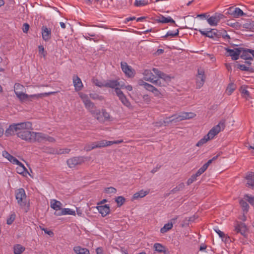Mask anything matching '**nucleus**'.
Here are the masks:
<instances>
[{
	"label": "nucleus",
	"mask_w": 254,
	"mask_h": 254,
	"mask_svg": "<svg viewBox=\"0 0 254 254\" xmlns=\"http://www.w3.org/2000/svg\"><path fill=\"white\" fill-rule=\"evenodd\" d=\"M27 129H33L31 123L29 122L14 124L9 126L5 132L6 136H9L16 134L18 137L23 132Z\"/></svg>",
	"instance_id": "obj_1"
},
{
	"label": "nucleus",
	"mask_w": 254,
	"mask_h": 254,
	"mask_svg": "<svg viewBox=\"0 0 254 254\" xmlns=\"http://www.w3.org/2000/svg\"><path fill=\"white\" fill-rule=\"evenodd\" d=\"M14 90L15 93L17 97L21 101L25 100L29 97L36 98H42L44 96H49L51 94H53L57 93V92H51L48 93H44L39 94L32 95L28 96L27 94L25 93V89L23 85L19 83H15L14 86Z\"/></svg>",
	"instance_id": "obj_2"
},
{
	"label": "nucleus",
	"mask_w": 254,
	"mask_h": 254,
	"mask_svg": "<svg viewBox=\"0 0 254 254\" xmlns=\"http://www.w3.org/2000/svg\"><path fill=\"white\" fill-rule=\"evenodd\" d=\"M78 95L83 102L85 108L92 114H95V106L91 99L94 100L95 97L93 94H90L89 96L83 92H79Z\"/></svg>",
	"instance_id": "obj_3"
},
{
	"label": "nucleus",
	"mask_w": 254,
	"mask_h": 254,
	"mask_svg": "<svg viewBox=\"0 0 254 254\" xmlns=\"http://www.w3.org/2000/svg\"><path fill=\"white\" fill-rule=\"evenodd\" d=\"M15 197L21 208H25V207H27L28 209L29 202L27 201L26 194L23 189L20 188L15 191Z\"/></svg>",
	"instance_id": "obj_4"
},
{
	"label": "nucleus",
	"mask_w": 254,
	"mask_h": 254,
	"mask_svg": "<svg viewBox=\"0 0 254 254\" xmlns=\"http://www.w3.org/2000/svg\"><path fill=\"white\" fill-rule=\"evenodd\" d=\"M32 134L33 137L32 138L31 142H34L35 141L42 142L44 141H48L50 142H54L55 141V139L54 137L41 132H33Z\"/></svg>",
	"instance_id": "obj_5"
},
{
	"label": "nucleus",
	"mask_w": 254,
	"mask_h": 254,
	"mask_svg": "<svg viewBox=\"0 0 254 254\" xmlns=\"http://www.w3.org/2000/svg\"><path fill=\"white\" fill-rule=\"evenodd\" d=\"M225 127V121H221L219 124L213 127L207 134V138L212 139L214 137L218 134L221 130H223Z\"/></svg>",
	"instance_id": "obj_6"
},
{
	"label": "nucleus",
	"mask_w": 254,
	"mask_h": 254,
	"mask_svg": "<svg viewBox=\"0 0 254 254\" xmlns=\"http://www.w3.org/2000/svg\"><path fill=\"white\" fill-rule=\"evenodd\" d=\"M90 157H84L82 156L74 157L68 159L66 162L69 168H73L76 165L81 164L85 161L89 160Z\"/></svg>",
	"instance_id": "obj_7"
},
{
	"label": "nucleus",
	"mask_w": 254,
	"mask_h": 254,
	"mask_svg": "<svg viewBox=\"0 0 254 254\" xmlns=\"http://www.w3.org/2000/svg\"><path fill=\"white\" fill-rule=\"evenodd\" d=\"M96 86H99L100 87L105 86L114 88L115 89V92L116 93L117 89L121 90L120 88H123L124 87V83H120L117 80H109L107 81L104 85L103 84H99L96 82Z\"/></svg>",
	"instance_id": "obj_8"
},
{
	"label": "nucleus",
	"mask_w": 254,
	"mask_h": 254,
	"mask_svg": "<svg viewBox=\"0 0 254 254\" xmlns=\"http://www.w3.org/2000/svg\"><path fill=\"white\" fill-rule=\"evenodd\" d=\"M138 84L139 85L143 86L146 90L152 92L156 96L161 95V93L156 87L141 79L138 80Z\"/></svg>",
	"instance_id": "obj_9"
},
{
	"label": "nucleus",
	"mask_w": 254,
	"mask_h": 254,
	"mask_svg": "<svg viewBox=\"0 0 254 254\" xmlns=\"http://www.w3.org/2000/svg\"><path fill=\"white\" fill-rule=\"evenodd\" d=\"M205 80L204 72L203 69H198L197 75L196 77V86L197 88H200L203 86Z\"/></svg>",
	"instance_id": "obj_10"
},
{
	"label": "nucleus",
	"mask_w": 254,
	"mask_h": 254,
	"mask_svg": "<svg viewBox=\"0 0 254 254\" xmlns=\"http://www.w3.org/2000/svg\"><path fill=\"white\" fill-rule=\"evenodd\" d=\"M200 33L210 38H219L221 37L220 31H218L216 29H211L209 31H202L199 30Z\"/></svg>",
	"instance_id": "obj_11"
},
{
	"label": "nucleus",
	"mask_w": 254,
	"mask_h": 254,
	"mask_svg": "<svg viewBox=\"0 0 254 254\" xmlns=\"http://www.w3.org/2000/svg\"><path fill=\"white\" fill-rule=\"evenodd\" d=\"M116 95L124 105L129 109L132 108L130 103L127 99L124 93L121 90H117Z\"/></svg>",
	"instance_id": "obj_12"
},
{
	"label": "nucleus",
	"mask_w": 254,
	"mask_h": 254,
	"mask_svg": "<svg viewBox=\"0 0 254 254\" xmlns=\"http://www.w3.org/2000/svg\"><path fill=\"white\" fill-rule=\"evenodd\" d=\"M96 119L100 123H105L111 121V117L109 113L102 110L101 112L96 114Z\"/></svg>",
	"instance_id": "obj_13"
},
{
	"label": "nucleus",
	"mask_w": 254,
	"mask_h": 254,
	"mask_svg": "<svg viewBox=\"0 0 254 254\" xmlns=\"http://www.w3.org/2000/svg\"><path fill=\"white\" fill-rule=\"evenodd\" d=\"M121 68L123 71L126 74L127 76L129 77H131L134 76V71L131 68V67L129 66L127 63L126 62H122L121 64Z\"/></svg>",
	"instance_id": "obj_14"
},
{
	"label": "nucleus",
	"mask_w": 254,
	"mask_h": 254,
	"mask_svg": "<svg viewBox=\"0 0 254 254\" xmlns=\"http://www.w3.org/2000/svg\"><path fill=\"white\" fill-rule=\"evenodd\" d=\"M240 56L244 60H253L252 55L254 50L241 48Z\"/></svg>",
	"instance_id": "obj_15"
},
{
	"label": "nucleus",
	"mask_w": 254,
	"mask_h": 254,
	"mask_svg": "<svg viewBox=\"0 0 254 254\" xmlns=\"http://www.w3.org/2000/svg\"><path fill=\"white\" fill-rule=\"evenodd\" d=\"M226 51L229 53L228 56H230L233 60H237L239 59L241 48H235L234 49H226Z\"/></svg>",
	"instance_id": "obj_16"
},
{
	"label": "nucleus",
	"mask_w": 254,
	"mask_h": 254,
	"mask_svg": "<svg viewBox=\"0 0 254 254\" xmlns=\"http://www.w3.org/2000/svg\"><path fill=\"white\" fill-rule=\"evenodd\" d=\"M73 83L76 91H79L83 88V84L81 79L76 75L73 76Z\"/></svg>",
	"instance_id": "obj_17"
},
{
	"label": "nucleus",
	"mask_w": 254,
	"mask_h": 254,
	"mask_svg": "<svg viewBox=\"0 0 254 254\" xmlns=\"http://www.w3.org/2000/svg\"><path fill=\"white\" fill-rule=\"evenodd\" d=\"M222 17L223 15L220 14H216L208 18L207 21L210 25L214 26L217 25Z\"/></svg>",
	"instance_id": "obj_18"
},
{
	"label": "nucleus",
	"mask_w": 254,
	"mask_h": 254,
	"mask_svg": "<svg viewBox=\"0 0 254 254\" xmlns=\"http://www.w3.org/2000/svg\"><path fill=\"white\" fill-rule=\"evenodd\" d=\"M32 129H27L26 131L23 132L22 134H19L18 137L24 140L27 142H31L32 138L34 131H32Z\"/></svg>",
	"instance_id": "obj_19"
},
{
	"label": "nucleus",
	"mask_w": 254,
	"mask_h": 254,
	"mask_svg": "<svg viewBox=\"0 0 254 254\" xmlns=\"http://www.w3.org/2000/svg\"><path fill=\"white\" fill-rule=\"evenodd\" d=\"M96 209H98L102 217L107 216L110 211V207L107 204L98 205L96 206Z\"/></svg>",
	"instance_id": "obj_20"
},
{
	"label": "nucleus",
	"mask_w": 254,
	"mask_h": 254,
	"mask_svg": "<svg viewBox=\"0 0 254 254\" xmlns=\"http://www.w3.org/2000/svg\"><path fill=\"white\" fill-rule=\"evenodd\" d=\"M237 233H240L241 235L245 236L246 233L248 231L247 227L245 224L240 223L237 224L235 229Z\"/></svg>",
	"instance_id": "obj_21"
},
{
	"label": "nucleus",
	"mask_w": 254,
	"mask_h": 254,
	"mask_svg": "<svg viewBox=\"0 0 254 254\" xmlns=\"http://www.w3.org/2000/svg\"><path fill=\"white\" fill-rule=\"evenodd\" d=\"M177 219V217L172 219L170 222L165 224L164 227L160 229L161 233L163 234L171 230L172 228L173 224L175 223Z\"/></svg>",
	"instance_id": "obj_22"
},
{
	"label": "nucleus",
	"mask_w": 254,
	"mask_h": 254,
	"mask_svg": "<svg viewBox=\"0 0 254 254\" xmlns=\"http://www.w3.org/2000/svg\"><path fill=\"white\" fill-rule=\"evenodd\" d=\"M247 186L254 190V173H249L246 177Z\"/></svg>",
	"instance_id": "obj_23"
},
{
	"label": "nucleus",
	"mask_w": 254,
	"mask_h": 254,
	"mask_svg": "<svg viewBox=\"0 0 254 254\" xmlns=\"http://www.w3.org/2000/svg\"><path fill=\"white\" fill-rule=\"evenodd\" d=\"M54 214L56 216H61L66 214L75 215V212L69 208H62L61 211L55 212Z\"/></svg>",
	"instance_id": "obj_24"
},
{
	"label": "nucleus",
	"mask_w": 254,
	"mask_h": 254,
	"mask_svg": "<svg viewBox=\"0 0 254 254\" xmlns=\"http://www.w3.org/2000/svg\"><path fill=\"white\" fill-rule=\"evenodd\" d=\"M51 207L54 209L55 212H59V210H62V203L58 200L55 199H53L51 201Z\"/></svg>",
	"instance_id": "obj_25"
},
{
	"label": "nucleus",
	"mask_w": 254,
	"mask_h": 254,
	"mask_svg": "<svg viewBox=\"0 0 254 254\" xmlns=\"http://www.w3.org/2000/svg\"><path fill=\"white\" fill-rule=\"evenodd\" d=\"M42 30V37L45 41H48L51 38V30H49L46 26H43Z\"/></svg>",
	"instance_id": "obj_26"
},
{
	"label": "nucleus",
	"mask_w": 254,
	"mask_h": 254,
	"mask_svg": "<svg viewBox=\"0 0 254 254\" xmlns=\"http://www.w3.org/2000/svg\"><path fill=\"white\" fill-rule=\"evenodd\" d=\"M144 79L145 80L151 83L154 78V76L149 70H145L143 72Z\"/></svg>",
	"instance_id": "obj_27"
},
{
	"label": "nucleus",
	"mask_w": 254,
	"mask_h": 254,
	"mask_svg": "<svg viewBox=\"0 0 254 254\" xmlns=\"http://www.w3.org/2000/svg\"><path fill=\"white\" fill-rule=\"evenodd\" d=\"M149 192V190H140L138 192L135 193L132 197L133 200L138 199L139 198H142L148 194Z\"/></svg>",
	"instance_id": "obj_28"
},
{
	"label": "nucleus",
	"mask_w": 254,
	"mask_h": 254,
	"mask_svg": "<svg viewBox=\"0 0 254 254\" xmlns=\"http://www.w3.org/2000/svg\"><path fill=\"white\" fill-rule=\"evenodd\" d=\"M14 164L18 165L21 168V170H22L21 171H17L18 173L22 174L24 176H26L27 174L30 175L27 169L25 168L24 165L19 162L18 160H16Z\"/></svg>",
	"instance_id": "obj_29"
},
{
	"label": "nucleus",
	"mask_w": 254,
	"mask_h": 254,
	"mask_svg": "<svg viewBox=\"0 0 254 254\" xmlns=\"http://www.w3.org/2000/svg\"><path fill=\"white\" fill-rule=\"evenodd\" d=\"M73 251L76 254H90L87 249L82 248L80 246L75 247L73 248Z\"/></svg>",
	"instance_id": "obj_30"
},
{
	"label": "nucleus",
	"mask_w": 254,
	"mask_h": 254,
	"mask_svg": "<svg viewBox=\"0 0 254 254\" xmlns=\"http://www.w3.org/2000/svg\"><path fill=\"white\" fill-rule=\"evenodd\" d=\"M231 14L235 18L245 15L243 11L238 7L235 8L232 11H231Z\"/></svg>",
	"instance_id": "obj_31"
},
{
	"label": "nucleus",
	"mask_w": 254,
	"mask_h": 254,
	"mask_svg": "<svg viewBox=\"0 0 254 254\" xmlns=\"http://www.w3.org/2000/svg\"><path fill=\"white\" fill-rule=\"evenodd\" d=\"M111 141L107 140H100L96 142V148L97 147H104L112 145Z\"/></svg>",
	"instance_id": "obj_32"
},
{
	"label": "nucleus",
	"mask_w": 254,
	"mask_h": 254,
	"mask_svg": "<svg viewBox=\"0 0 254 254\" xmlns=\"http://www.w3.org/2000/svg\"><path fill=\"white\" fill-rule=\"evenodd\" d=\"M2 155L4 157L7 159L8 160H9L10 162H11L13 164H14L15 162L17 160L16 158H15L13 156L11 155L10 154H9L6 151H3Z\"/></svg>",
	"instance_id": "obj_33"
},
{
	"label": "nucleus",
	"mask_w": 254,
	"mask_h": 254,
	"mask_svg": "<svg viewBox=\"0 0 254 254\" xmlns=\"http://www.w3.org/2000/svg\"><path fill=\"white\" fill-rule=\"evenodd\" d=\"M158 21L160 22L164 23L170 22L175 24V21L171 17H165L163 16H161L159 17Z\"/></svg>",
	"instance_id": "obj_34"
},
{
	"label": "nucleus",
	"mask_w": 254,
	"mask_h": 254,
	"mask_svg": "<svg viewBox=\"0 0 254 254\" xmlns=\"http://www.w3.org/2000/svg\"><path fill=\"white\" fill-rule=\"evenodd\" d=\"M183 120L192 119L196 116V114L192 112H182Z\"/></svg>",
	"instance_id": "obj_35"
},
{
	"label": "nucleus",
	"mask_w": 254,
	"mask_h": 254,
	"mask_svg": "<svg viewBox=\"0 0 254 254\" xmlns=\"http://www.w3.org/2000/svg\"><path fill=\"white\" fill-rule=\"evenodd\" d=\"M70 149L67 148H59L53 151V153L57 154H68L70 152Z\"/></svg>",
	"instance_id": "obj_36"
},
{
	"label": "nucleus",
	"mask_w": 254,
	"mask_h": 254,
	"mask_svg": "<svg viewBox=\"0 0 254 254\" xmlns=\"http://www.w3.org/2000/svg\"><path fill=\"white\" fill-rule=\"evenodd\" d=\"M13 249L14 254H21L25 250V248L19 244H17L14 246Z\"/></svg>",
	"instance_id": "obj_37"
},
{
	"label": "nucleus",
	"mask_w": 254,
	"mask_h": 254,
	"mask_svg": "<svg viewBox=\"0 0 254 254\" xmlns=\"http://www.w3.org/2000/svg\"><path fill=\"white\" fill-rule=\"evenodd\" d=\"M159 78H160L166 84H167V83L171 81V77L163 72H162Z\"/></svg>",
	"instance_id": "obj_38"
},
{
	"label": "nucleus",
	"mask_w": 254,
	"mask_h": 254,
	"mask_svg": "<svg viewBox=\"0 0 254 254\" xmlns=\"http://www.w3.org/2000/svg\"><path fill=\"white\" fill-rule=\"evenodd\" d=\"M151 83L160 87L166 86L167 85L159 77L156 79L154 78Z\"/></svg>",
	"instance_id": "obj_39"
},
{
	"label": "nucleus",
	"mask_w": 254,
	"mask_h": 254,
	"mask_svg": "<svg viewBox=\"0 0 254 254\" xmlns=\"http://www.w3.org/2000/svg\"><path fill=\"white\" fill-rule=\"evenodd\" d=\"M240 92L243 97L246 98L247 99L250 97L249 92L247 89V87L245 86L241 87L240 89Z\"/></svg>",
	"instance_id": "obj_40"
},
{
	"label": "nucleus",
	"mask_w": 254,
	"mask_h": 254,
	"mask_svg": "<svg viewBox=\"0 0 254 254\" xmlns=\"http://www.w3.org/2000/svg\"><path fill=\"white\" fill-rule=\"evenodd\" d=\"M183 120V115L182 113L180 114H176L172 116V121H174V123L179 122Z\"/></svg>",
	"instance_id": "obj_41"
},
{
	"label": "nucleus",
	"mask_w": 254,
	"mask_h": 254,
	"mask_svg": "<svg viewBox=\"0 0 254 254\" xmlns=\"http://www.w3.org/2000/svg\"><path fill=\"white\" fill-rule=\"evenodd\" d=\"M209 140L211 139L207 138V135L206 134L196 143V146L198 147L201 146Z\"/></svg>",
	"instance_id": "obj_42"
},
{
	"label": "nucleus",
	"mask_w": 254,
	"mask_h": 254,
	"mask_svg": "<svg viewBox=\"0 0 254 254\" xmlns=\"http://www.w3.org/2000/svg\"><path fill=\"white\" fill-rule=\"evenodd\" d=\"M236 86L233 83H230L226 89V93L228 95H231L232 93L235 90Z\"/></svg>",
	"instance_id": "obj_43"
},
{
	"label": "nucleus",
	"mask_w": 254,
	"mask_h": 254,
	"mask_svg": "<svg viewBox=\"0 0 254 254\" xmlns=\"http://www.w3.org/2000/svg\"><path fill=\"white\" fill-rule=\"evenodd\" d=\"M154 248L155 250L158 252H164L165 253V251H164L165 248L162 245L159 243H156L154 245Z\"/></svg>",
	"instance_id": "obj_44"
},
{
	"label": "nucleus",
	"mask_w": 254,
	"mask_h": 254,
	"mask_svg": "<svg viewBox=\"0 0 254 254\" xmlns=\"http://www.w3.org/2000/svg\"><path fill=\"white\" fill-rule=\"evenodd\" d=\"M148 3L147 0H135L134 4L137 6H141L147 5Z\"/></svg>",
	"instance_id": "obj_45"
},
{
	"label": "nucleus",
	"mask_w": 254,
	"mask_h": 254,
	"mask_svg": "<svg viewBox=\"0 0 254 254\" xmlns=\"http://www.w3.org/2000/svg\"><path fill=\"white\" fill-rule=\"evenodd\" d=\"M116 202L118 204V206H122L125 202V198L122 196H118L116 199Z\"/></svg>",
	"instance_id": "obj_46"
},
{
	"label": "nucleus",
	"mask_w": 254,
	"mask_h": 254,
	"mask_svg": "<svg viewBox=\"0 0 254 254\" xmlns=\"http://www.w3.org/2000/svg\"><path fill=\"white\" fill-rule=\"evenodd\" d=\"M104 191L106 193L108 194H115L117 192V190L114 187H109L105 188Z\"/></svg>",
	"instance_id": "obj_47"
},
{
	"label": "nucleus",
	"mask_w": 254,
	"mask_h": 254,
	"mask_svg": "<svg viewBox=\"0 0 254 254\" xmlns=\"http://www.w3.org/2000/svg\"><path fill=\"white\" fill-rule=\"evenodd\" d=\"M94 148H95V145L94 144V143H92L91 144H87L84 148V150L85 151H89L90 150H91L92 149H94Z\"/></svg>",
	"instance_id": "obj_48"
},
{
	"label": "nucleus",
	"mask_w": 254,
	"mask_h": 254,
	"mask_svg": "<svg viewBox=\"0 0 254 254\" xmlns=\"http://www.w3.org/2000/svg\"><path fill=\"white\" fill-rule=\"evenodd\" d=\"M178 34H179V30L177 29L175 33H173L172 31H168L166 35L164 37H167L168 36H171L172 37H174L178 36Z\"/></svg>",
	"instance_id": "obj_49"
},
{
	"label": "nucleus",
	"mask_w": 254,
	"mask_h": 254,
	"mask_svg": "<svg viewBox=\"0 0 254 254\" xmlns=\"http://www.w3.org/2000/svg\"><path fill=\"white\" fill-rule=\"evenodd\" d=\"M15 219V215L14 214H12L10 215L9 217L7 219L6 223L8 225H10L12 223L14 220Z\"/></svg>",
	"instance_id": "obj_50"
},
{
	"label": "nucleus",
	"mask_w": 254,
	"mask_h": 254,
	"mask_svg": "<svg viewBox=\"0 0 254 254\" xmlns=\"http://www.w3.org/2000/svg\"><path fill=\"white\" fill-rule=\"evenodd\" d=\"M240 204L241 205V206L244 208V210H248L249 205L245 200H241L240 201Z\"/></svg>",
	"instance_id": "obj_51"
},
{
	"label": "nucleus",
	"mask_w": 254,
	"mask_h": 254,
	"mask_svg": "<svg viewBox=\"0 0 254 254\" xmlns=\"http://www.w3.org/2000/svg\"><path fill=\"white\" fill-rule=\"evenodd\" d=\"M174 123V121H172V116L169 118H167L164 119V120L163 121V125L164 126H167L169 124Z\"/></svg>",
	"instance_id": "obj_52"
},
{
	"label": "nucleus",
	"mask_w": 254,
	"mask_h": 254,
	"mask_svg": "<svg viewBox=\"0 0 254 254\" xmlns=\"http://www.w3.org/2000/svg\"><path fill=\"white\" fill-rule=\"evenodd\" d=\"M206 170V169L203 166H202L197 171V172L195 174H194V175L197 177L198 176H200L201 174H202L205 170Z\"/></svg>",
	"instance_id": "obj_53"
},
{
	"label": "nucleus",
	"mask_w": 254,
	"mask_h": 254,
	"mask_svg": "<svg viewBox=\"0 0 254 254\" xmlns=\"http://www.w3.org/2000/svg\"><path fill=\"white\" fill-rule=\"evenodd\" d=\"M221 37H222L224 39L229 40L230 39V36L227 33L226 31L223 32H220Z\"/></svg>",
	"instance_id": "obj_54"
},
{
	"label": "nucleus",
	"mask_w": 254,
	"mask_h": 254,
	"mask_svg": "<svg viewBox=\"0 0 254 254\" xmlns=\"http://www.w3.org/2000/svg\"><path fill=\"white\" fill-rule=\"evenodd\" d=\"M196 177L194 175H193L192 176H191V177L190 179H188V180L187 181V185H190L195 180H196Z\"/></svg>",
	"instance_id": "obj_55"
},
{
	"label": "nucleus",
	"mask_w": 254,
	"mask_h": 254,
	"mask_svg": "<svg viewBox=\"0 0 254 254\" xmlns=\"http://www.w3.org/2000/svg\"><path fill=\"white\" fill-rule=\"evenodd\" d=\"M238 67L243 71H248L249 70V67L244 64H239Z\"/></svg>",
	"instance_id": "obj_56"
},
{
	"label": "nucleus",
	"mask_w": 254,
	"mask_h": 254,
	"mask_svg": "<svg viewBox=\"0 0 254 254\" xmlns=\"http://www.w3.org/2000/svg\"><path fill=\"white\" fill-rule=\"evenodd\" d=\"M39 52L40 53L43 55V57L45 58L46 57V53L44 50V48L43 46H39L38 47Z\"/></svg>",
	"instance_id": "obj_57"
},
{
	"label": "nucleus",
	"mask_w": 254,
	"mask_h": 254,
	"mask_svg": "<svg viewBox=\"0 0 254 254\" xmlns=\"http://www.w3.org/2000/svg\"><path fill=\"white\" fill-rule=\"evenodd\" d=\"M40 227V229L42 230V231H44V232L46 234H47L48 235L51 236H53L54 235V233L53 232L51 231V230H47L46 229H45L44 228H42L41 227Z\"/></svg>",
	"instance_id": "obj_58"
},
{
	"label": "nucleus",
	"mask_w": 254,
	"mask_h": 254,
	"mask_svg": "<svg viewBox=\"0 0 254 254\" xmlns=\"http://www.w3.org/2000/svg\"><path fill=\"white\" fill-rule=\"evenodd\" d=\"M246 197L248 198L247 200L250 203L252 204H253L254 203V196H251L247 195H246Z\"/></svg>",
	"instance_id": "obj_59"
},
{
	"label": "nucleus",
	"mask_w": 254,
	"mask_h": 254,
	"mask_svg": "<svg viewBox=\"0 0 254 254\" xmlns=\"http://www.w3.org/2000/svg\"><path fill=\"white\" fill-rule=\"evenodd\" d=\"M152 71L154 73L159 77L162 73V71L158 70L157 68H153Z\"/></svg>",
	"instance_id": "obj_60"
},
{
	"label": "nucleus",
	"mask_w": 254,
	"mask_h": 254,
	"mask_svg": "<svg viewBox=\"0 0 254 254\" xmlns=\"http://www.w3.org/2000/svg\"><path fill=\"white\" fill-rule=\"evenodd\" d=\"M152 71L154 73L159 77L162 73V71L158 70L157 68H153Z\"/></svg>",
	"instance_id": "obj_61"
},
{
	"label": "nucleus",
	"mask_w": 254,
	"mask_h": 254,
	"mask_svg": "<svg viewBox=\"0 0 254 254\" xmlns=\"http://www.w3.org/2000/svg\"><path fill=\"white\" fill-rule=\"evenodd\" d=\"M29 28V25L27 23H24L23 26V31L24 33H27Z\"/></svg>",
	"instance_id": "obj_62"
},
{
	"label": "nucleus",
	"mask_w": 254,
	"mask_h": 254,
	"mask_svg": "<svg viewBox=\"0 0 254 254\" xmlns=\"http://www.w3.org/2000/svg\"><path fill=\"white\" fill-rule=\"evenodd\" d=\"M215 231L219 235L220 237L223 238L225 237V234L220 230L215 229Z\"/></svg>",
	"instance_id": "obj_63"
},
{
	"label": "nucleus",
	"mask_w": 254,
	"mask_h": 254,
	"mask_svg": "<svg viewBox=\"0 0 254 254\" xmlns=\"http://www.w3.org/2000/svg\"><path fill=\"white\" fill-rule=\"evenodd\" d=\"M185 187V185L184 183H181L178 186H177V189L178 190H181L184 189Z\"/></svg>",
	"instance_id": "obj_64"
}]
</instances>
